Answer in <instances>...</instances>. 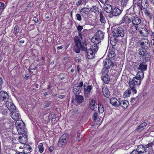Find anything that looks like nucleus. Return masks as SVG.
Returning a JSON list of instances; mask_svg holds the SVG:
<instances>
[{"mask_svg": "<svg viewBox=\"0 0 154 154\" xmlns=\"http://www.w3.org/2000/svg\"><path fill=\"white\" fill-rule=\"evenodd\" d=\"M80 38L78 36H75L74 38V41L75 43L74 47V50L76 53H79L80 49L84 50V47L87 46L86 41L85 40L82 41Z\"/></svg>", "mask_w": 154, "mask_h": 154, "instance_id": "obj_1", "label": "nucleus"}, {"mask_svg": "<svg viewBox=\"0 0 154 154\" xmlns=\"http://www.w3.org/2000/svg\"><path fill=\"white\" fill-rule=\"evenodd\" d=\"M17 130L19 134L23 133H27V130L25 128V126L24 122L19 120L17 121L15 123Z\"/></svg>", "mask_w": 154, "mask_h": 154, "instance_id": "obj_2", "label": "nucleus"}, {"mask_svg": "<svg viewBox=\"0 0 154 154\" xmlns=\"http://www.w3.org/2000/svg\"><path fill=\"white\" fill-rule=\"evenodd\" d=\"M125 32V30L124 29L123 27L119 26L117 28L115 29L113 35L115 37H123L124 36Z\"/></svg>", "mask_w": 154, "mask_h": 154, "instance_id": "obj_3", "label": "nucleus"}, {"mask_svg": "<svg viewBox=\"0 0 154 154\" xmlns=\"http://www.w3.org/2000/svg\"><path fill=\"white\" fill-rule=\"evenodd\" d=\"M147 150L146 146L142 145L137 146L136 150H133L130 154H143L147 152Z\"/></svg>", "mask_w": 154, "mask_h": 154, "instance_id": "obj_4", "label": "nucleus"}, {"mask_svg": "<svg viewBox=\"0 0 154 154\" xmlns=\"http://www.w3.org/2000/svg\"><path fill=\"white\" fill-rule=\"evenodd\" d=\"M83 82L81 81L78 85L75 84L73 87V92L75 95H79L81 92L82 87L83 86Z\"/></svg>", "mask_w": 154, "mask_h": 154, "instance_id": "obj_5", "label": "nucleus"}, {"mask_svg": "<svg viewBox=\"0 0 154 154\" xmlns=\"http://www.w3.org/2000/svg\"><path fill=\"white\" fill-rule=\"evenodd\" d=\"M134 68L136 70H140V71L143 72L146 71L147 69V65L146 64V62H144L143 61L140 63H137L136 65H134Z\"/></svg>", "mask_w": 154, "mask_h": 154, "instance_id": "obj_6", "label": "nucleus"}, {"mask_svg": "<svg viewBox=\"0 0 154 154\" xmlns=\"http://www.w3.org/2000/svg\"><path fill=\"white\" fill-rule=\"evenodd\" d=\"M84 50H82V51H85L87 55L86 57L89 59H91L93 58L95 56L94 52L92 50H91L89 48L88 49L87 47H84Z\"/></svg>", "mask_w": 154, "mask_h": 154, "instance_id": "obj_7", "label": "nucleus"}, {"mask_svg": "<svg viewBox=\"0 0 154 154\" xmlns=\"http://www.w3.org/2000/svg\"><path fill=\"white\" fill-rule=\"evenodd\" d=\"M139 44L142 48L148 49L150 47V43L149 41L146 39H144L139 42Z\"/></svg>", "mask_w": 154, "mask_h": 154, "instance_id": "obj_8", "label": "nucleus"}, {"mask_svg": "<svg viewBox=\"0 0 154 154\" xmlns=\"http://www.w3.org/2000/svg\"><path fill=\"white\" fill-rule=\"evenodd\" d=\"M93 3L94 4L91 7L89 8L90 11L95 13L98 12H99L98 6L100 4L99 2L97 0H95L93 2Z\"/></svg>", "mask_w": 154, "mask_h": 154, "instance_id": "obj_9", "label": "nucleus"}, {"mask_svg": "<svg viewBox=\"0 0 154 154\" xmlns=\"http://www.w3.org/2000/svg\"><path fill=\"white\" fill-rule=\"evenodd\" d=\"M12 112H10V115L12 118L14 120H19L20 116L17 110L16 107L12 110Z\"/></svg>", "mask_w": 154, "mask_h": 154, "instance_id": "obj_10", "label": "nucleus"}, {"mask_svg": "<svg viewBox=\"0 0 154 154\" xmlns=\"http://www.w3.org/2000/svg\"><path fill=\"white\" fill-rule=\"evenodd\" d=\"M9 96L7 92L5 91H1L0 92V100L2 101H6L8 100Z\"/></svg>", "mask_w": 154, "mask_h": 154, "instance_id": "obj_11", "label": "nucleus"}, {"mask_svg": "<svg viewBox=\"0 0 154 154\" xmlns=\"http://www.w3.org/2000/svg\"><path fill=\"white\" fill-rule=\"evenodd\" d=\"M141 80L135 77H134L133 78L132 81L129 82V85H131L132 87L134 86L135 85H139L141 82Z\"/></svg>", "mask_w": 154, "mask_h": 154, "instance_id": "obj_12", "label": "nucleus"}, {"mask_svg": "<svg viewBox=\"0 0 154 154\" xmlns=\"http://www.w3.org/2000/svg\"><path fill=\"white\" fill-rule=\"evenodd\" d=\"M103 63L105 67L107 69H109L110 67H113L114 65L113 63L108 58L105 59Z\"/></svg>", "mask_w": 154, "mask_h": 154, "instance_id": "obj_13", "label": "nucleus"}, {"mask_svg": "<svg viewBox=\"0 0 154 154\" xmlns=\"http://www.w3.org/2000/svg\"><path fill=\"white\" fill-rule=\"evenodd\" d=\"M27 133H23L20 134V136L18 137V140L20 143L22 144H24L27 141Z\"/></svg>", "mask_w": 154, "mask_h": 154, "instance_id": "obj_14", "label": "nucleus"}, {"mask_svg": "<svg viewBox=\"0 0 154 154\" xmlns=\"http://www.w3.org/2000/svg\"><path fill=\"white\" fill-rule=\"evenodd\" d=\"M132 14H128L125 15L122 19V23H129L131 22Z\"/></svg>", "mask_w": 154, "mask_h": 154, "instance_id": "obj_15", "label": "nucleus"}, {"mask_svg": "<svg viewBox=\"0 0 154 154\" xmlns=\"http://www.w3.org/2000/svg\"><path fill=\"white\" fill-rule=\"evenodd\" d=\"M133 25H139L141 22V20L139 17L134 16L132 14V19L131 20Z\"/></svg>", "mask_w": 154, "mask_h": 154, "instance_id": "obj_16", "label": "nucleus"}, {"mask_svg": "<svg viewBox=\"0 0 154 154\" xmlns=\"http://www.w3.org/2000/svg\"><path fill=\"white\" fill-rule=\"evenodd\" d=\"M92 85H88V86H86L85 85H84V95L85 97L87 98L89 97L91 90L92 89Z\"/></svg>", "mask_w": 154, "mask_h": 154, "instance_id": "obj_17", "label": "nucleus"}, {"mask_svg": "<svg viewBox=\"0 0 154 154\" xmlns=\"http://www.w3.org/2000/svg\"><path fill=\"white\" fill-rule=\"evenodd\" d=\"M110 103L113 106L118 107L120 106V102L115 97H112L110 99Z\"/></svg>", "mask_w": 154, "mask_h": 154, "instance_id": "obj_18", "label": "nucleus"}, {"mask_svg": "<svg viewBox=\"0 0 154 154\" xmlns=\"http://www.w3.org/2000/svg\"><path fill=\"white\" fill-rule=\"evenodd\" d=\"M115 48L112 47L111 49H109V53L108 56L111 58L115 59L116 58V54L115 52Z\"/></svg>", "mask_w": 154, "mask_h": 154, "instance_id": "obj_19", "label": "nucleus"}, {"mask_svg": "<svg viewBox=\"0 0 154 154\" xmlns=\"http://www.w3.org/2000/svg\"><path fill=\"white\" fill-rule=\"evenodd\" d=\"M122 11L117 8H112L111 13L112 15L117 16H119L121 13Z\"/></svg>", "mask_w": 154, "mask_h": 154, "instance_id": "obj_20", "label": "nucleus"}, {"mask_svg": "<svg viewBox=\"0 0 154 154\" xmlns=\"http://www.w3.org/2000/svg\"><path fill=\"white\" fill-rule=\"evenodd\" d=\"M5 103V105L8 108L10 111L12 112V111L14 109H15L16 107L12 103L9 101H6Z\"/></svg>", "mask_w": 154, "mask_h": 154, "instance_id": "obj_21", "label": "nucleus"}, {"mask_svg": "<svg viewBox=\"0 0 154 154\" xmlns=\"http://www.w3.org/2000/svg\"><path fill=\"white\" fill-rule=\"evenodd\" d=\"M148 2L147 0H142L140 3L138 4L137 5L141 8L145 9L148 6Z\"/></svg>", "mask_w": 154, "mask_h": 154, "instance_id": "obj_22", "label": "nucleus"}, {"mask_svg": "<svg viewBox=\"0 0 154 154\" xmlns=\"http://www.w3.org/2000/svg\"><path fill=\"white\" fill-rule=\"evenodd\" d=\"M147 49L141 48L139 49L138 53L141 56H145L147 55L148 52L146 50Z\"/></svg>", "mask_w": 154, "mask_h": 154, "instance_id": "obj_23", "label": "nucleus"}, {"mask_svg": "<svg viewBox=\"0 0 154 154\" xmlns=\"http://www.w3.org/2000/svg\"><path fill=\"white\" fill-rule=\"evenodd\" d=\"M102 93L103 95L107 98L110 96V93L108 88L106 87H103L102 88Z\"/></svg>", "mask_w": 154, "mask_h": 154, "instance_id": "obj_24", "label": "nucleus"}, {"mask_svg": "<svg viewBox=\"0 0 154 154\" xmlns=\"http://www.w3.org/2000/svg\"><path fill=\"white\" fill-rule=\"evenodd\" d=\"M75 99L77 102L79 103H82L84 101V97L82 95H75Z\"/></svg>", "mask_w": 154, "mask_h": 154, "instance_id": "obj_25", "label": "nucleus"}, {"mask_svg": "<svg viewBox=\"0 0 154 154\" xmlns=\"http://www.w3.org/2000/svg\"><path fill=\"white\" fill-rule=\"evenodd\" d=\"M104 9L105 11L107 13L111 12L112 8L111 5H110L105 4L104 5Z\"/></svg>", "mask_w": 154, "mask_h": 154, "instance_id": "obj_26", "label": "nucleus"}, {"mask_svg": "<svg viewBox=\"0 0 154 154\" xmlns=\"http://www.w3.org/2000/svg\"><path fill=\"white\" fill-rule=\"evenodd\" d=\"M140 33L144 37H147L148 36L149 32L146 28H142L141 30H139Z\"/></svg>", "mask_w": 154, "mask_h": 154, "instance_id": "obj_27", "label": "nucleus"}, {"mask_svg": "<svg viewBox=\"0 0 154 154\" xmlns=\"http://www.w3.org/2000/svg\"><path fill=\"white\" fill-rule=\"evenodd\" d=\"M147 125V123L146 122H144L141 123L140 125H139L137 128L136 130L137 131H141L142 130H143L145 128L146 126Z\"/></svg>", "mask_w": 154, "mask_h": 154, "instance_id": "obj_28", "label": "nucleus"}, {"mask_svg": "<svg viewBox=\"0 0 154 154\" xmlns=\"http://www.w3.org/2000/svg\"><path fill=\"white\" fill-rule=\"evenodd\" d=\"M95 35L97 38L101 40L103 38L104 35L103 33L100 30H98L96 32Z\"/></svg>", "mask_w": 154, "mask_h": 154, "instance_id": "obj_29", "label": "nucleus"}, {"mask_svg": "<svg viewBox=\"0 0 154 154\" xmlns=\"http://www.w3.org/2000/svg\"><path fill=\"white\" fill-rule=\"evenodd\" d=\"M120 105H121L123 108L126 109L128 106L129 102L127 100H122L120 102Z\"/></svg>", "mask_w": 154, "mask_h": 154, "instance_id": "obj_30", "label": "nucleus"}, {"mask_svg": "<svg viewBox=\"0 0 154 154\" xmlns=\"http://www.w3.org/2000/svg\"><path fill=\"white\" fill-rule=\"evenodd\" d=\"M60 140L65 141L66 143L67 142L69 139L68 134H63L60 138Z\"/></svg>", "mask_w": 154, "mask_h": 154, "instance_id": "obj_31", "label": "nucleus"}, {"mask_svg": "<svg viewBox=\"0 0 154 154\" xmlns=\"http://www.w3.org/2000/svg\"><path fill=\"white\" fill-rule=\"evenodd\" d=\"M102 79L105 83L108 84L109 81V77L107 74L105 75L102 77Z\"/></svg>", "mask_w": 154, "mask_h": 154, "instance_id": "obj_32", "label": "nucleus"}, {"mask_svg": "<svg viewBox=\"0 0 154 154\" xmlns=\"http://www.w3.org/2000/svg\"><path fill=\"white\" fill-rule=\"evenodd\" d=\"M101 41L100 40L97 38L95 35L91 39V42L94 43L96 44L100 43L101 42Z\"/></svg>", "mask_w": 154, "mask_h": 154, "instance_id": "obj_33", "label": "nucleus"}, {"mask_svg": "<svg viewBox=\"0 0 154 154\" xmlns=\"http://www.w3.org/2000/svg\"><path fill=\"white\" fill-rule=\"evenodd\" d=\"M101 41L100 40L97 38L95 35L91 39V42L94 43L96 44L100 43L101 42Z\"/></svg>", "mask_w": 154, "mask_h": 154, "instance_id": "obj_34", "label": "nucleus"}, {"mask_svg": "<svg viewBox=\"0 0 154 154\" xmlns=\"http://www.w3.org/2000/svg\"><path fill=\"white\" fill-rule=\"evenodd\" d=\"M100 20L101 23L103 24H105L106 22V19L103 16V12L101 11L100 12Z\"/></svg>", "mask_w": 154, "mask_h": 154, "instance_id": "obj_35", "label": "nucleus"}, {"mask_svg": "<svg viewBox=\"0 0 154 154\" xmlns=\"http://www.w3.org/2000/svg\"><path fill=\"white\" fill-rule=\"evenodd\" d=\"M135 77L138 78L139 79H143L144 77L143 72L140 71H138Z\"/></svg>", "mask_w": 154, "mask_h": 154, "instance_id": "obj_36", "label": "nucleus"}, {"mask_svg": "<svg viewBox=\"0 0 154 154\" xmlns=\"http://www.w3.org/2000/svg\"><path fill=\"white\" fill-rule=\"evenodd\" d=\"M89 10L88 8H82L80 11L82 15H87L88 13Z\"/></svg>", "mask_w": 154, "mask_h": 154, "instance_id": "obj_37", "label": "nucleus"}, {"mask_svg": "<svg viewBox=\"0 0 154 154\" xmlns=\"http://www.w3.org/2000/svg\"><path fill=\"white\" fill-rule=\"evenodd\" d=\"M131 94V90L130 89H128L127 90L124 92L123 97L124 98L128 97Z\"/></svg>", "mask_w": 154, "mask_h": 154, "instance_id": "obj_38", "label": "nucleus"}, {"mask_svg": "<svg viewBox=\"0 0 154 154\" xmlns=\"http://www.w3.org/2000/svg\"><path fill=\"white\" fill-rule=\"evenodd\" d=\"M85 31H83L81 32H79V37L80 38L82 41L85 40Z\"/></svg>", "mask_w": 154, "mask_h": 154, "instance_id": "obj_39", "label": "nucleus"}, {"mask_svg": "<svg viewBox=\"0 0 154 154\" xmlns=\"http://www.w3.org/2000/svg\"><path fill=\"white\" fill-rule=\"evenodd\" d=\"M98 48L97 46V44H95L92 45V46L89 48L91 50H92L94 52H96L98 50Z\"/></svg>", "mask_w": 154, "mask_h": 154, "instance_id": "obj_40", "label": "nucleus"}, {"mask_svg": "<svg viewBox=\"0 0 154 154\" xmlns=\"http://www.w3.org/2000/svg\"><path fill=\"white\" fill-rule=\"evenodd\" d=\"M66 143L65 141H62V140H60V139H59V140L58 141V146L62 147L63 146H65L66 144Z\"/></svg>", "mask_w": 154, "mask_h": 154, "instance_id": "obj_41", "label": "nucleus"}, {"mask_svg": "<svg viewBox=\"0 0 154 154\" xmlns=\"http://www.w3.org/2000/svg\"><path fill=\"white\" fill-rule=\"evenodd\" d=\"M6 7V5L5 4L2 2H0V14L4 10Z\"/></svg>", "mask_w": 154, "mask_h": 154, "instance_id": "obj_42", "label": "nucleus"}, {"mask_svg": "<svg viewBox=\"0 0 154 154\" xmlns=\"http://www.w3.org/2000/svg\"><path fill=\"white\" fill-rule=\"evenodd\" d=\"M38 147L39 149V152L41 153H42L44 151V147L43 146V144L42 143H39Z\"/></svg>", "mask_w": 154, "mask_h": 154, "instance_id": "obj_43", "label": "nucleus"}, {"mask_svg": "<svg viewBox=\"0 0 154 154\" xmlns=\"http://www.w3.org/2000/svg\"><path fill=\"white\" fill-rule=\"evenodd\" d=\"M144 13L145 14V15L146 16L148 17L149 16V17L150 18V19H151L152 18V16L151 15L150 12L148 10L145 9L144 11Z\"/></svg>", "mask_w": 154, "mask_h": 154, "instance_id": "obj_44", "label": "nucleus"}, {"mask_svg": "<svg viewBox=\"0 0 154 154\" xmlns=\"http://www.w3.org/2000/svg\"><path fill=\"white\" fill-rule=\"evenodd\" d=\"M118 42V39L117 38H115L114 40H111L110 41V43L111 44L112 46V47H114L113 46H115Z\"/></svg>", "mask_w": 154, "mask_h": 154, "instance_id": "obj_45", "label": "nucleus"}, {"mask_svg": "<svg viewBox=\"0 0 154 154\" xmlns=\"http://www.w3.org/2000/svg\"><path fill=\"white\" fill-rule=\"evenodd\" d=\"M98 111L100 113H102L104 111V108L101 104H98Z\"/></svg>", "mask_w": 154, "mask_h": 154, "instance_id": "obj_46", "label": "nucleus"}, {"mask_svg": "<svg viewBox=\"0 0 154 154\" xmlns=\"http://www.w3.org/2000/svg\"><path fill=\"white\" fill-rule=\"evenodd\" d=\"M24 149H29V151H32V149L30 146L29 144H25L24 145Z\"/></svg>", "mask_w": 154, "mask_h": 154, "instance_id": "obj_47", "label": "nucleus"}, {"mask_svg": "<svg viewBox=\"0 0 154 154\" xmlns=\"http://www.w3.org/2000/svg\"><path fill=\"white\" fill-rule=\"evenodd\" d=\"M154 143L151 142L146 145H145V146H146V149L148 148H150L152 147V145Z\"/></svg>", "mask_w": 154, "mask_h": 154, "instance_id": "obj_48", "label": "nucleus"}, {"mask_svg": "<svg viewBox=\"0 0 154 154\" xmlns=\"http://www.w3.org/2000/svg\"><path fill=\"white\" fill-rule=\"evenodd\" d=\"M97 112H94L93 114V118L94 121L96 120L97 119Z\"/></svg>", "mask_w": 154, "mask_h": 154, "instance_id": "obj_49", "label": "nucleus"}, {"mask_svg": "<svg viewBox=\"0 0 154 154\" xmlns=\"http://www.w3.org/2000/svg\"><path fill=\"white\" fill-rule=\"evenodd\" d=\"M75 62L77 63H80L81 62V59L80 57L78 56L76 57L75 59Z\"/></svg>", "mask_w": 154, "mask_h": 154, "instance_id": "obj_50", "label": "nucleus"}, {"mask_svg": "<svg viewBox=\"0 0 154 154\" xmlns=\"http://www.w3.org/2000/svg\"><path fill=\"white\" fill-rule=\"evenodd\" d=\"M18 28V26H16L14 28V34L17 35L18 34V31H17V29Z\"/></svg>", "mask_w": 154, "mask_h": 154, "instance_id": "obj_51", "label": "nucleus"}, {"mask_svg": "<svg viewBox=\"0 0 154 154\" xmlns=\"http://www.w3.org/2000/svg\"><path fill=\"white\" fill-rule=\"evenodd\" d=\"M76 17L77 19L79 21L82 20V17L80 14H76Z\"/></svg>", "mask_w": 154, "mask_h": 154, "instance_id": "obj_52", "label": "nucleus"}, {"mask_svg": "<svg viewBox=\"0 0 154 154\" xmlns=\"http://www.w3.org/2000/svg\"><path fill=\"white\" fill-rule=\"evenodd\" d=\"M83 27L82 26L79 25L77 26V29L79 33L81 32V31L83 29Z\"/></svg>", "mask_w": 154, "mask_h": 154, "instance_id": "obj_53", "label": "nucleus"}, {"mask_svg": "<svg viewBox=\"0 0 154 154\" xmlns=\"http://www.w3.org/2000/svg\"><path fill=\"white\" fill-rule=\"evenodd\" d=\"M130 88H131V90L133 92L134 94H136L137 93V90L135 89V88H134V86H133V87H132L131 85H129Z\"/></svg>", "mask_w": 154, "mask_h": 154, "instance_id": "obj_54", "label": "nucleus"}, {"mask_svg": "<svg viewBox=\"0 0 154 154\" xmlns=\"http://www.w3.org/2000/svg\"><path fill=\"white\" fill-rule=\"evenodd\" d=\"M30 150L29 151V149H24L23 150V154H26L28 153H29V152H31L32 151H30Z\"/></svg>", "mask_w": 154, "mask_h": 154, "instance_id": "obj_55", "label": "nucleus"}, {"mask_svg": "<svg viewBox=\"0 0 154 154\" xmlns=\"http://www.w3.org/2000/svg\"><path fill=\"white\" fill-rule=\"evenodd\" d=\"M128 2H126L124 0H122L121 1V5L122 7H124L126 6V5Z\"/></svg>", "mask_w": 154, "mask_h": 154, "instance_id": "obj_56", "label": "nucleus"}, {"mask_svg": "<svg viewBox=\"0 0 154 154\" xmlns=\"http://www.w3.org/2000/svg\"><path fill=\"white\" fill-rule=\"evenodd\" d=\"M51 103V101H47L45 102V107H48L49 106V105H50Z\"/></svg>", "mask_w": 154, "mask_h": 154, "instance_id": "obj_57", "label": "nucleus"}, {"mask_svg": "<svg viewBox=\"0 0 154 154\" xmlns=\"http://www.w3.org/2000/svg\"><path fill=\"white\" fill-rule=\"evenodd\" d=\"M82 138V136H77L76 140L77 142H79L80 141Z\"/></svg>", "mask_w": 154, "mask_h": 154, "instance_id": "obj_58", "label": "nucleus"}, {"mask_svg": "<svg viewBox=\"0 0 154 154\" xmlns=\"http://www.w3.org/2000/svg\"><path fill=\"white\" fill-rule=\"evenodd\" d=\"M96 107V105H90V108L92 110H94L95 108Z\"/></svg>", "mask_w": 154, "mask_h": 154, "instance_id": "obj_59", "label": "nucleus"}, {"mask_svg": "<svg viewBox=\"0 0 154 154\" xmlns=\"http://www.w3.org/2000/svg\"><path fill=\"white\" fill-rule=\"evenodd\" d=\"M82 4V0H79L76 3V5L77 6H79L81 4Z\"/></svg>", "mask_w": 154, "mask_h": 154, "instance_id": "obj_60", "label": "nucleus"}, {"mask_svg": "<svg viewBox=\"0 0 154 154\" xmlns=\"http://www.w3.org/2000/svg\"><path fill=\"white\" fill-rule=\"evenodd\" d=\"M57 96L60 99H63L65 97L64 95H62L59 94L58 95H57Z\"/></svg>", "mask_w": 154, "mask_h": 154, "instance_id": "obj_61", "label": "nucleus"}, {"mask_svg": "<svg viewBox=\"0 0 154 154\" xmlns=\"http://www.w3.org/2000/svg\"><path fill=\"white\" fill-rule=\"evenodd\" d=\"M95 105V101L93 99L91 100L90 105Z\"/></svg>", "mask_w": 154, "mask_h": 154, "instance_id": "obj_62", "label": "nucleus"}, {"mask_svg": "<svg viewBox=\"0 0 154 154\" xmlns=\"http://www.w3.org/2000/svg\"><path fill=\"white\" fill-rule=\"evenodd\" d=\"M99 1L101 3L104 4L106 3L107 2L108 0H99Z\"/></svg>", "mask_w": 154, "mask_h": 154, "instance_id": "obj_63", "label": "nucleus"}, {"mask_svg": "<svg viewBox=\"0 0 154 154\" xmlns=\"http://www.w3.org/2000/svg\"><path fill=\"white\" fill-rule=\"evenodd\" d=\"M54 148L53 146H50V147H49V151L51 152L53 151V150H54Z\"/></svg>", "mask_w": 154, "mask_h": 154, "instance_id": "obj_64", "label": "nucleus"}]
</instances>
